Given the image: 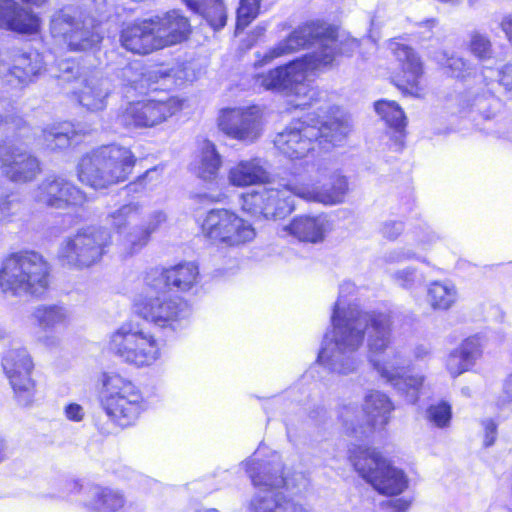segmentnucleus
Wrapping results in <instances>:
<instances>
[{
    "label": "nucleus",
    "instance_id": "nucleus-1",
    "mask_svg": "<svg viewBox=\"0 0 512 512\" xmlns=\"http://www.w3.org/2000/svg\"><path fill=\"white\" fill-rule=\"evenodd\" d=\"M353 289L354 285L350 282L340 286V296L331 315L332 337L325 335L318 362L334 373H353L360 364L357 351L367 335L368 358L374 370L407 403L415 404L419 399L424 376H401L400 372L409 367L410 363L399 351L382 356L391 343L390 316L382 312L364 311L356 304L347 303L342 294Z\"/></svg>",
    "mask_w": 512,
    "mask_h": 512
},
{
    "label": "nucleus",
    "instance_id": "nucleus-2",
    "mask_svg": "<svg viewBox=\"0 0 512 512\" xmlns=\"http://www.w3.org/2000/svg\"><path fill=\"white\" fill-rule=\"evenodd\" d=\"M327 31L324 26L302 25L263 55L258 54L256 66L267 64L309 46L316 47L312 53L288 64L256 73L253 76L254 88L294 97L292 104L297 108L310 106L317 100L319 91L311 84L309 77L330 65L335 56L333 39L323 37Z\"/></svg>",
    "mask_w": 512,
    "mask_h": 512
},
{
    "label": "nucleus",
    "instance_id": "nucleus-3",
    "mask_svg": "<svg viewBox=\"0 0 512 512\" xmlns=\"http://www.w3.org/2000/svg\"><path fill=\"white\" fill-rule=\"evenodd\" d=\"M252 484L259 489L249 501L246 512H313L310 508L286 499L279 488L293 491L307 486V479L302 473H294L291 477L282 475L281 463L277 456L270 462H259L255 457L244 464Z\"/></svg>",
    "mask_w": 512,
    "mask_h": 512
},
{
    "label": "nucleus",
    "instance_id": "nucleus-4",
    "mask_svg": "<svg viewBox=\"0 0 512 512\" xmlns=\"http://www.w3.org/2000/svg\"><path fill=\"white\" fill-rule=\"evenodd\" d=\"M50 286V267L36 252L13 254L0 268V289L6 295L41 297Z\"/></svg>",
    "mask_w": 512,
    "mask_h": 512
},
{
    "label": "nucleus",
    "instance_id": "nucleus-5",
    "mask_svg": "<svg viewBox=\"0 0 512 512\" xmlns=\"http://www.w3.org/2000/svg\"><path fill=\"white\" fill-rule=\"evenodd\" d=\"M135 162V156L126 147L102 146L82 157L78 164V178L94 189H104L125 181Z\"/></svg>",
    "mask_w": 512,
    "mask_h": 512
},
{
    "label": "nucleus",
    "instance_id": "nucleus-6",
    "mask_svg": "<svg viewBox=\"0 0 512 512\" xmlns=\"http://www.w3.org/2000/svg\"><path fill=\"white\" fill-rule=\"evenodd\" d=\"M100 19L86 16L78 8L61 9L51 19L50 31L70 51L85 52L99 48L103 36L98 30Z\"/></svg>",
    "mask_w": 512,
    "mask_h": 512
},
{
    "label": "nucleus",
    "instance_id": "nucleus-7",
    "mask_svg": "<svg viewBox=\"0 0 512 512\" xmlns=\"http://www.w3.org/2000/svg\"><path fill=\"white\" fill-rule=\"evenodd\" d=\"M350 460L358 474L380 494L398 495L408 486L404 472L374 448L354 447L350 449Z\"/></svg>",
    "mask_w": 512,
    "mask_h": 512
},
{
    "label": "nucleus",
    "instance_id": "nucleus-8",
    "mask_svg": "<svg viewBox=\"0 0 512 512\" xmlns=\"http://www.w3.org/2000/svg\"><path fill=\"white\" fill-rule=\"evenodd\" d=\"M0 345L7 347L1 357V366L21 407H30L35 399V381L31 375L34 363L28 350L17 346L11 334L0 328Z\"/></svg>",
    "mask_w": 512,
    "mask_h": 512
},
{
    "label": "nucleus",
    "instance_id": "nucleus-9",
    "mask_svg": "<svg viewBox=\"0 0 512 512\" xmlns=\"http://www.w3.org/2000/svg\"><path fill=\"white\" fill-rule=\"evenodd\" d=\"M102 384L103 408L119 426L131 425L146 409L141 391L131 381L118 374L105 373Z\"/></svg>",
    "mask_w": 512,
    "mask_h": 512
},
{
    "label": "nucleus",
    "instance_id": "nucleus-10",
    "mask_svg": "<svg viewBox=\"0 0 512 512\" xmlns=\"http://www.w3.org/2000/svg\"><path fill=\"white\" fill-rule=\"evenodd\" d=\"M59 69V82L70 86L67 88V94H72L81 107L92 113L106 109L113 90L108 78L99 74L81 77L79 66L73 61L61 62Z\"/></svg>",
    "mask_w": 512,
    "mask_h": 512
},
{
    "label": "nucleus",
    "instance_id": "nucleus-11",
    "mask_svg": "<svg viewBox=\"0 0 512 512\" xmlns=\"http://www.w3.org/2000/svg\"><path fill=\"white\" fill-rule=\"evenodd\" d=\"M111 242L112 236L107 228L87 227L62 241L58 258L63 265L87 268L101 260Z\"/></svg>",
    "mask_w": 512,
    "mask_h": 512
},
{
    "label": "nucleus",
    "instance_id": "nucleus-12",
    "mask_svg": "<svg viewBox=\"0 0 512 512\" xmlns=\"http://www.w3.org/2000/svg\"><path fill=\"white\" fill-rule=\"evenodd\" d=\"M110 350L122 361L136 367L153 365L161 356L155 337L137 324H123L110 338Z\"/></svg>",
    "mask_w": 512,
    "mask_h": 512
},
{
    "label": "nucleus",
    "instance_id": "nucleus-13",
    "mask_svg": "<svg viewBox=\"0 0 512 512\" xmlns=\"http://www.w3.org/2000/svg\"><path fill=\"white\" fill-rule=\"evenodd\" d=\"M295 178L291 189L297 197L307 201L336 205L343 202L348 191L346 177L329 163L320 164L314 176L295 174Z\"/></svg>",
    "mask_w": 512,
    "mask_h": 512
},
{
    "label": "nucleus",
    "instance_id": "nucleus-14",
    "mask_svg": "<svg viewBox=\"0 0 512 512\" xmlns=\"http://www.w3.org/2000/svg\"><path fill=\"white\" fill-rule=\"evenodd\" d=\"M202 233L213 244L223 247H239L254 239L253 226L228 209H211L202 225Z\"/></svg>",
    "mask_w": 512,
    "mask_h": 512
},
{
    "label": "nucleus",
    "instance_id": "nucleus-15",
    "mask_svg": "<svg viewBox=\"0 0 512 512\" xmlns=\"http://www.w3.org/2000/svg\"><path fill=\"white\" fill-rule=\"evenodd\" d=\"M394 406L389 397L380 391H370L364 400L362 410L356 405H344L339 410V419L348 432L364 434L366 429L364 424L370 430L371 428H383L390 420Z\"/></svg>",
    "mask_w": 512,
    "mask_h": 512
},
{
    "label": "nucleus",
    "instance_id": "nucleus-16",
    "mask_svg": "<svg viewBox=\"0 0 512 512\" xmlns=\"http://www.w3.org/2000/svg\"><path fill=\"white\" fill-rule=\"evenodd\" d=\"M296 182L295 174L278 187H263L242 196V209L254 217L265 219L284 218L294 210L296 196L291 189Z\"/></svg>",
    "mask_w": 512,
    "mask_h": 512
},
{
    "label": "nucleus",
    "instance_id": "nucleus-17",
    "mask_svg": "<svg viewBox=\"0 0 512 512\" xmlns=\"http://www.w3.org/2000/svg\"><path fill=\"white\" fill-rule=\"evenodd\" d=\"M182 101L174 96L129 102L117 115L116 121L127 128H153L180 111Z\"/></svg>",
    "mask_w": 512,
    "mask_h": 512
},
{
    "label": "nucleus",
    "instance_id": "nucleus-18",
    "mask_svg": "<svg viewBox=\"0 0 512 512\" xmlns=\"http://www.w3.org/2000/svg\"><path fill=\"white\" fill-rule=\"evenodd\" d=\"M263 110L258 105L222 109L218 116L219 129L229 138L250 144L262 134Z\"/></svg>",
    "mask_w": 512,
    "mask_h": 512
},
{
    "label": "nucleus",
    "instance_id": "nucleus-19",
    "mask_svg": "<svg viewBox=\"0 0 512 512\" xmlns=\"http://www.w3.org/2000/svg\"><path fill=\"white\" fill-rule=\"evenodd\" d=\"M32 198L38 204L57 209L86 201L85 194L61 175L46 176L33 190Z\"/></svg>",
    "mask_w": 512,
    "mask_h": 512
},
{
    "label": "nucleus",
    "instance_id": "nucleus-20",
    "mask_svg": "<svg viewBox=\"0 0 512 512\" xmlns=\"http://www.w3.org/2000/svg\"><path fill=\"white\" fill-rule=\"evenodd\" d=\"M136 312L143 319L159 327H174V323L189 316L187 304L166 296L146 297L135 303Z\"/></svg>",
    "mask_w": 512,
    "mask_h": 512
},
{
    "label": "nucleus",
    "instance_id": "nucleus-21",
    "mask_svg": "<svg viewBox=\"0 0 512 512\" xmlns=\"http://www.w3.org/2000/svg\"><path fill=\"white\" fill-rule=\"evenodd\" d=\"M318 135L319 131L316 126L297 120L279 132L273 142L283 155L291 159H300L314 150L315 139H318Z\"/></svg>",
    "mask_w": 512,
    "mask_h": 512
},
{
    "label": "nucleus",
    "instance_id": "nucleus-22",
    "mask_svg": "<svg viewBox=\"0 0 512 512\" xmlns=\"http://www.w3.org/2000/svg\"><path fill=\"white\" fill-rule=\"evenodd\" d=\"M199 279L198 266L194 262H183L167 269L153 268L149 270L144 282L156 293L170 286L186 292L196 286Z\"/></svg>",
    "mask_w": 512,
    "mask_h": 512
},
{
    "label": "nucleus",
    "instance_id": "nucleus-23",
    "mask_svg": "<svg viewBox=\"0 0 512 512\" xmlns=\"http://www.w3.org/2000/svg\"><path fill=\"white\" fill-rule=\"evenodd\" d=\"M0 168L14 183L31 182L41 172L40 162L34 155L5 141L0 142Z\"/></svg>",
    "mask_w": 512,
    "mask_h": 512
},
{
    "label": "nucleus",
    "instance_id": "nucleus-24",
    "mask_svg": "<svg viewBox=\"0 0 512 512\" xmlns=\"http://www.w3.org/2000/svg\"><path fill=\"white\" fill-rule=\"evenodd\" d=\"M388 49L401 68V77L397 86L406 94L420 97L423 91L421 85L423 64L419 55L413 48L397 40H391Z\"/></svg>",
    "mask_w": 512,
    "mask_h": 512
},
{
    "label": "nucleus",
    "instance_id": "nucleus-25",
    "mask_svg": "<svg viewBox=\"0 0 512 512\" xmlns=\"http://www.w3.org/2000/svg\"><path fill=\"white\" fill-rule=\"evenodd\" d=\"M31 319L40 329L38 342L52 348L59 345L60 338L57 333L68 326L71 315L64 305L40 304L33 309Z\"/></svg>",
    "mask_w": 512,
    "mask_h": 512
},
{
    "label": "nucleus",
    "instance_id": "nucleus-26",
    "mask_svg": "<svg viewBox=\"0 0 512 512\" xmlns=\"http://www.w3.org/2000/svg\"><path fill=\"white\" fill-rule=\"evenodd\" d=\"M267 163L260 157L240 159L227 170L228 183L237 188L262 185L269 181Z\"/></svg>",
    "mask_w": 512,
    "mask_h": 512
},
{
    "label": "nucleus",
    "instance_id": "nucleus-27",
    "mask_svg": "<svg viewBox=\"0 0 512 512\" xmlns=\"http://www.w3.org/2000/svg\"><path fill=\"white\" fill-rule=\"evenodd\" d=\"M122 46L132 53L148 54L161 49L155 33V20L147 19L126 26L120 36Z\"/></svg>",
    "mask_w": 512,
    "mask_h": 512
},
{
    "label": "nucleus",
    "instance_id": "nucleus-28",
    "mask_svg": "<svg viewBox=\"0 0 512 512\" xmlns=\"http://www.w3.org/2000/svg\"><path fill=\"white\" fill-rule=\"evenodd\" d=\"M0 28L33 34L40 28V19L15 0H0Z\"/></svg>",
    "mask_w": 512,
    "mask_h": 512
},
{
    "label": "nucleus",
    "instance_id": "nucleus-29",
    "mask_svg": "<svg viewBox=\"0 0 512 512\" xmlns=\"http://www.w3.org/2000/svg\"><path fill=\"white\" fill-rule=\"evenodd\" d=\"M328 229L329 222L325 215H302L294 218L290 224L283 226L280 234L291 235L300 241L317 243L323 240Z\"/></svg>",
    "mask_w": 512,
    "mask_h": 512
},
{
    "label": "nucleus",
    "instance_id": "nucleus-30",
    "mask_svg": "<svg viewBox=\"0 0 512 512\" xmlns=\"http://www.w3.org/2000/svg\"><path fill=\"white\" fill-rule=\"evenodd\" d=\"M45 70L43 56L36 50L17 51L12 57L9 74L20 84L28 85Z\"/></svg>",
    "mask_w": 512,
    "mask_h": 512
},
{
    "label": "nucleus",
    "instance_id": "nucleus-31",
    "mask_svg": "<svg viewBox=\"0 0 512 512\" xmlns=\"http://www.w3.org/2000/svg\"><path fill=\"white\" fill-rule=\"evenodd\" d=\"M482 356V344L477 336L465 339L453 350L446 362L448 372L453 377L469 371Z\"/></svg>",
    "mask_w": 512,
    "mask_h": 512
},
{
    "label": "nucleus",
    "instance_id": "nucleus-32",
    "mask_svg": "<svg viewBox=\"0 0 512 512\" xmlns=\"http://www.w3.org/2000/svg\"><path fill=\"white\" fill-rule=\"evenodd\" d=\"M155 20V33L160 47H166L181 42L189 32L187 18L177 11L166 13L163 17L152 18Z\"/></svg>",
    "mask_w": 512,
    "mask_h": 512
},
{
    "label": "nucleus",
    "instance_id": "nucleus-33",
    "mask_svg": "<svg viewBox=\"0 0 512 512\" xmlns=\"http://www.w3.org/2000/svg\"><path fill=\"white\" fill-rule=\"evenodd\" d=\"M438 239L435 233L428 232L423 236H418L411 242H407L402 247L393 248L383 255V261L387 264H400L411 260L428 263L423 252L428 250L433 242Z\"/></svg>",
    "mask_w": 512,
    "mask_h": 512
},
{
    "label": "nucleus",
    "instance_id": "nucleus-34",
    "mask_svg": "<svg viewBox=\"0 0 512 512\" xmlns=\"http://www.w3.org/2000/svg\"><path fill=\"white\" fill-rule=\"evenodd\" d=\"M87 131L70 122H63L43 131L44 140L47 146L52 149H65L73 144L79 143L81 137Z\"/></svg>",
    "mask_w": 512,
    "mask_h": 512
},
{
    "label": "nucleus",
    "instance_id": "nucleus-35",
    "mask_svg": "<svg viewBox=\"0 0 512 512\" xmlns=\"http://www.w3.org/2000/svg\"><path fill=\"white\" fill-rule=\"evenodd\" d=\"M84 505L95 512H115L124 505L122 494L110 488L91 486L86 489Z\"/></svg>",
    "mask_w": 512,
    "mask_h": 512
},
{
    "label": "nucleus",
    "instance_id": "nucleus-36",
    "mask_svg": "<svg viewBox=\"0 0 512 512\" xmlns=\"http://www.w3.org/2000/svg\"><path fill=\"white\" fill-rule=\"evenodd\" d=\"M187 7L201 15L214 29H222L227 21V12L222 0H183Z\"/></svg>",
    "mask_w": 512,
    "mask_h": 512
},
{
    "label": "nucleus",
    "instance_id": "nucleus-37",
    "mask_svg": "<svg viewBox=\"0 0 512 512\" xmlns=\"http://www.w3.org/2000/svg\"><path fill=\"white\" fill-rule=\"evenodd\" d=\"M456 287L450 282L434 281L427 289V302L433 310L446 311L457 301Z\"/></svg>",
    "mask_w": 512,
    "mask_h": 512
},
{
    "label": "nucleus",
    "instance_id": "nucleus-38",
    "mask_svg": "<svg viewBox=\"0 0 512 512\" xmlns=\"http://www.w3.org/2000/svg\"><path fill=\"white\" fill-rule=\"evenodd\" d=\"M313 125L319 131L318 139H315V142L318 141L320 145L323 143H330L333 146L339 145L350 132V125L344 119L330 118L325 121L317 120Z\"/></svg>",
    "mask_w": 512,
    "mask_h": 512
},
{
    "label": "nucleus",
    "instance_id": "nucleus-39",
    "mask_svg": "<svg viewBox=\"0 0 512 512\" xmlns=\"http://www.w3.org/2000/svg\"><path fill=\"white\" fill-rule=\"evenodd\" d=\"M150 238L142 225L135 226L131 231L120 234L118 251L124 258L136 255L148 245Z\"/></svg>",
    "mask_w": 512,
    "mask_h": 512
},
{
    "label": "nucleus",
    "instance_id": "nucleus-40",
    "mask_svg": "<svg viewBox=\"0 0 512 512\" xmlns=\"http://www.w3.org/2000/svg\"><path fill=\"white\" fill-rule=\"evenodd\" d=\"M221 164V156L215 145L210 141H205L201 148L200 164L198 166L199 178L206 182L213 181L218 175Z\"/></svg>",
    "mask_w": 512,
    "mask_h": 512
},
{
    "label": "nucleus",
    "instance_id": "nucleus-41",
    "mask_svg": "<svg viewBox=\"0 0 512 512\" xmlns=\"http://www.w3.org/2000/svg\"><path fill=\"white\" fill-rule=\"evenodd\" d=\"M141 214L142 206L139 203L131 202L110 212L107 215V221L120 235L128 225L138 220Z\"/></svg>",
    "mask_w": 512,
    "mask_h": 512
},
{
    "label": "nucleus",
    "instance_id": "nucleus-42",
    "mask_svg": "<svg viewBox=\"0 0 512 512\" xmlns=\"http://www.w3.org/2000/svg\"><path fill=\"white\" fill-rule=\"evenodd\" d=\"M375 110L389 127L400 133L404 130L406 117L396 102L379 100L375 103Z\"/></svg>",
    "mask_w": 512,
    "mask_h": 512
},
{
    "label": "nucleus",
    "instance_id": "nucleus-43",
    "mask_svg": "<svg viewBox=\"0 0 512 512\" xmlns=\"http://www.w3.org/2000/svg\"><path fill=\"white\" fill-rule=\"evenodd\" d=\"M124 85L133 89L139 94L145 93L150 86V77H147L144 68L140 63L129 64L121 72Z\"/></svg>",
    "mask_w": 512,
    "mask_h": 512
},
{
    "label": "nucleus",
    "instance_id": "nucleus-44",
    "mask_svg": "<svg viewBox=\"0 0 512 512\" xmlns=\"http://www.w3.org/2000/svg\"><path fill=\"white\" fill-rule=\"evenodd\" d=\"M23 209L24 205L20 197L14 193L4 192L0 188V224L13 222Z\"/></svg>",
    "mask_w": 512,
    "mask_h": 512
},
{
    "label": "nucleus",
    "instance_id": "nucleus-45",
    "mask_svg": "<svg viewBox=\"0 0 512 512\" xmlns=\"http://www.w3.org/2000/svg\"><path fill=\"white\" fill-rule=\"evenodd\" d=\"M468 50L479 61H488L494 57L490 37L479 31H472L469 34Z\"/></svg>",
    "mask_w": 512,
    "mask_h": 512
},
{
    "label": "nucleus",
    "instance_id": "nucleus-46",
    "mask_svg": "<svg viewBox=\"0 0 512 512\" xmlns=\"http://www.w3.org/2000/svg\"><path fill=\"white\" fill-rule=\"evenodd\" d=\"M393 283L406 290H414L423 285L425 277L415 267H405L390 274Z\"/></svg>",
    "mask_w": 512,
    "mask_h": 512
},
{
    "label": "nucleus",
    "instance_id": "nucleus-47",
    "mask_svg": "<svg viewBox=\"0 0 512 512\" xmlns=\"http://www.w3.org/2000/svg\"><path fill=\"white\" fill-rule=\"evenodd\" d=\"M438 62L452 77L464 78L469 74L470 63L462 57L449 56L446 52H442L438 57Z\"/></svg>",
    "mask_w": 512,
    "mask_h": 512
},
{
    "label": "nucleus",
    "instance_id": "nucleus-48",
    "mask_svg": "<svg viewBox=\"0 0 512 512\" xmlns=\"http://www.w3.org/2000/svg\"><path fill=\"white\" fill-rule=\"evenodd\" d=\"M497 103L491 89L483 90L481 93L469 92L467 106L475 108L485 118L491 115L490 108Z\"/></svg>",
    "mask_w": 512,
    "mask_h": 512
},
{
    "label": "nucleus",
    "instance_id": "nucleus-49",
    "mask_svg": "<svg viewBox=\"0 0 512 512\" xmlns=\"http://www.w3.org/2000/svg\"><path fill=\"white\" fill-rule=\"evenodd\" d=\"M305 25H317V26H324L325 28L328 29L327 31V34H325V38L326 37H329L331 39H333V44H332V47H333V50L335 51V56H334V59L332 62L335 61L336 59V56L338 54H343V55H346V56H350L353 54V52L359 48V41L357 39H354V38H349V39H346L345 41H342L339 45L338 43V40L334 37V30L328 26L327 24L325 23H320V22H311V23H306ZM333 63L330 64V66L332 65ZM329 67V65H328ZM327 68V66L325 67Z\"/></svg>",
    "mask_w": 512,
    "mask_h": 512
},
{
    "label": "nucleus",
    "instance_id": "nucleus-50",
    "mask_svg": "<svg viewBox=\"0 0 512 512\" xmlns=\"http://www.w3.org/2000/svg\"><path fill=\"white\" fill-rule=\"evenodd\" d=\"M259 0H240L237 9V29L247 27L258 15Z\"/></svg>",
    "mask_w": 512,
    "mask_h": 512
},
{
    "label": "nucleus",
    "instance_id": "nucleus-51",
    "mask_svg": "<svg viewBox=\"0 0 512 512\" xmlns=\"http://www.w3.org/2000/svg\"><path fill=\"white\" fill-rule=\"evenodd\" d=\"M427 416L431 423L439 428L447 427L451 420V407L445 402L431 405L427 410Z\"/></svg>",
    "mask_w": 512,
    "mask_h": 512
},
{
    "label": "nucleus",
    "instance_id": "nucleus-52",
    "mask_svg": "<svg viewBox=\"0 0 512 512\" xmlns=\"http://www.w3.org/2000/svg\"><path fill=\"white\" fill-rule=\"evenodd\" d=\"M497 406L512 411V373L507 376L503 383L502 393L497 399Z\"/></svg>",
    "mask_w": 512,
    "mask_h": 512
},
{
    "label": "nucleus",
    "instance_id": "nucleus-53",
    "mask_svg": "<svg viewBox=\"0 0 512 512\" xmlns=\"http://www.w3.org/2000/svg\"><path fill=\"white\" fill-rule=\"evenodd\" d=\"M166 220L167 216L163 211L155 210L149 215L147 221L142 224V226L151 236L161 227L162 224L166 222Z\"/></svg>",
    "mask_w": 512,
    "mask_h": 512
},
{
    "label": "nucleus",
    "instance_id": "nucleus-54",
    "mask_svg": "<svg viewBox=\"0 0 512 512\" xmlns=\"http://www.w3.org/2000/svg\"><path fill=\"white\" fill-rule=\"evenodd\" d=\"M404 230V225L400 221H386L382 224L381 234L389 240H395Z\"/></svg>",
    "mask_w": 512,
    "mask_h": 512
},
{
    "label": "nucleus",
    "instance_id": "nucleus-55",
    "mask_svg": "<svg viewBox=\"0 0 512 512\" xmlns=\"http://www.w3.org/2000/svg\"><path fill=\"white\" fill-rule=\"evenodd\" d=\"M64 415L69 421L81 422L84 419L86 413L80 404L69 403L64 407Z\"/></svg>",
    "mask_w": 512,
    "mask_h": 512
},
{
    "label": "nucleus",
    "instance_id": "nucleus-56",
    "mask_svg": "<svg viewBox=\"0 0 512 512\" xmlns=\"http://www.w3.org/2000/svg\"><path fill=\"white\" fill-rule=\"evenodd\" d=\"M499 84L512 95V63L501 67L498 71Z\"/></svg>",
    "mask_w": 512,
    "mask_h": 512
},
{
    "label": "nucleus",
    "instance_id": "nucleus-57",
    "mask_svg": "<svg viewBox=\"0 0 512 512\" xmlns=\"http://www.w3.org/2000/svg\"><path fill=\"white\" fill-rule=\"evenodd\" d=\"M484 428V445L489 447L494 444L497 435V425L492 419L483 421Z\"/></svg>",
    "mask_w": 512,
    "mask_h": 512
},
{
    "label": "nucleus",
    "instance_id": "nucleus-58",
    "mask_svg": "<svg viewBox=\"0 0 512 512\" xmlns=\"http://www.w3.org/2000/svg\"><path fill=\"white\" fill-rule=\"evenodd\" d=\"M431 356V349L427 345H417L413 349V360L417 362L427 361Z\"/></svg>",
    "mask_w": 512,
    "mask_h": 512
},
{
    "label": "nucleus",
    "instance_id": "nucleus-59",
    "mask_svg": "<svg viewBox=\"0 0 512 512\" xmlns=\"http://www.w3.org/2000/svg\"><path fill=\"white\" fill-rule=\"evenodd\" d=\"M500 29L506 36V39L512 46V14H506L499 23Z\"/></svg>",
    "mask_w": 512,
    "mask_h": 512
},
{
    "label": "nucleus",
    "instance_id": "nucleus-60",
    "mask_svg": "<svg viewBox=\"0 0 512 512\" xmlns=\"http://www.w3.org/2000/svg\"><path fill=\"white\" fill-rule=\"evenodd\" d=\"M21 119L14 115H7L4 118L0 115V130L7 132L20 123Z\"/></svg>",
    "mask_w": 512,
    "mask_h": 512
},
{
    "label": "nucleus",
    "instance_id": "nucleus-61",
    "mask_svg": "<svg viewBox=\"0 0 512 512\" xmlns=\"http://www.w3.org/2000/svg\"><path fill=\"white\" fill-rule=\"evenodd\" d=\"M93 5L94 14L101 18L106 12H108V1L107 0H87Z\"/></svg>",
    "mask_w": 512,
    "mask_h": 512
},
{
    "label": "nucleus",
    "instance_id": "nucleus-62",
    "mask_svg": "<svg viewBox=\"0 0 512 512\" xmlns=\"http://www.w3.org/2000/svg\"><path fill=\"white\" fill-rule=\"evenodd\" d=\"M394 512H404L408 509L410 503L402 498L391 501Z\"/></svg>",
    "mask_w": 512,
    "mask_h": 512
},
{
    "label": "nucleus",
    "instance_id": "nucleus-63",
    "mask_svg": "<svg viewBox=\"0 0 512 512\" xmlns=\"http://www.w3.org/2000/svg\"><path fill=\"white\" fill-rule=\"evenodd\" d=\"M154 176H157V169H150L138 179L139 184H146L148 180H152Z\"/></svg>",
    "mask_w": 512,
    "mask_h": 512
},
{
    "label": "nucleus",
    "instance_id": "nucleus-64",
    "mask_svg": "<svg viewBox=\"0 0 512 512\" xmlns=\"http://www.w3.org/2000/svg\"><path fill=\"white\" fill-rule=\"evenodd\" d=\"M370 26H371V29L378 28L380 26V22L378 21V17L376 15H373L370 18Z\"/></svg>",
    "mask_w": 512,
    "mask_h": 512
}]
</instances>
